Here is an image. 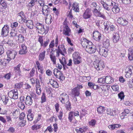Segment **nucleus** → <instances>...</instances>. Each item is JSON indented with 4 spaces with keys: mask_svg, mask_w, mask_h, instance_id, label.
<instances>
[{
    "mask_svg": "<svg viewBox=\"0 0 133 133\" xmlns=\"http://www.w3.org/2000/svg\"><path fill=\"white\" fill-rule=\"evenodd\" d=\"M93 64L95 68L98 71L102 70L105 67L104 62L102 61H96L94 62Z\"/></svg>",
    "mask_w": 133,
    "mask_h": 133,
    "instance_id": "f257e3e1",
    "label": "nucleus"
},
{
    "mask_svg": "<svg viewBox=\"0 0 133 133\" xmlns=\"http://www.w3.org/2000/svg\"><path fill=\"white\" fill-rule=\"evenodd\" d=\"M72 57L74 63L75 64H78L81 63V57L78 52H74L72 54Z\"/></svg>",
    "mask_w": 133,
    "mask_h": 133,
    "instance_id": "f03ea898",
    "label": "nucleus"
},
{
    "mask_svg": "<svg viewBox=\"0 0 133 133\" xmlns=\"http://www.w3.org/2000/svg\"><path fill=\"white\" fill-rule=\"evenodd\" d=\"M53 73L57 78H58L60 81H63L65 79V77L63 73L57 69L55 68L53 70Z\"/></svg>",
    "mask_w": 133,
    "mask_h": 133,
    "instance_id": "7ed1b4c3",
    "label": "nucleus"
},
{
    "mask_svg": "<svg viewBox=\"0 0 133 133\" xmlns=\"http://www.w3.org/2000/svg\"><path fill=\"white\" fill-rule=\"evenodd\" d=\"M85 50L89 54H92L96 51L97 48L91 42L88 43V45L85 48Z\"/></svg>",
    "mask_w": 133,
    "mask_h": 133,
    "instance_id": "20e7f679",
    "label": "nucleus"
},
{
    "mask_svg": "<svg viewBox=\"0 0 133 133\" xmlns=\"http://www.w3.org/2000/svg\"><path fill=\"white\" fill-rule=\"evenodd\" d=\"M6 54L8 57L7 60H8V62H9L11 60L15 58L17 53L15 51L8 50L7 51Z\"/></svg>",
    "mask_w": 133,
    "mask_h": 133,
    "instance_id": "39448f33",
    "label": "nucleus"
},
{
    "mask_svg": "<svg viewBox=\"0 0 133 133\" xmlns=\"http://www.w3.org/2000/svg\"><path fill=\"white\" fill-rule=\"evenodd\" d=\"M97 51L99 52L100 55L106 57L108 55V49L104 47L101 48L98 47L97 49Z\"/></svg>",
    "mask_w": 133,
    "mask_h": 133,
    "instance_id": "423d86ee",
    "label": "nucleus"
},
{
    "mask_svg": "<svg viewBox=\"0 0 133 133\" xmlns=\"http://www.w3.org/2000/svg\"><path fill=\"white\" fill-rule=\"evenodd\" d=\"M8 95L9 97L14 99H17L18 98V94L17 89H13L9 92Z\"/></svg>",
    "mask_w": 133,
    "mask_h": 133,
    "instance_id": "0eeeda50",
    "label": "nucleus"
},
{
    "mask_svg": "<svg viewBox=\"0 0 133 133\" xmlns=\"http://www.w3.org/2000/svg\"><path fill=\"white\" fill-rule=\"evenodd\" d=\"M59 99L62 103L65 104L66 102L69 101L68 96L65 93L61 94L59 97Z\"/></svg>",
    "mask_w": 133,
    "mask_h": 133,
    "instance_id": "6e6552de",
    "label": "nucleus"
},
{
    "mask_svg": "<svg viewBox=\"0 0 133 133\" xmlns=\"http://www.w3.org/2000/svg\"><path fill=\"white\" fill-rule=\"evenodd\" d=\"M101 10V8L100 6H99L98 9H97L96 8H95L93 11V13L95 16H98L104 18H105L104 15L103 14H101L100 12Z\"/></svg>",
    "mask_w": 133,
    "mask_h": 133,
    "instance_id": "1a4fd4ad",
    "label": "nucleus"
},
{
    "mask_svg": "<svg viewBox=\"0 0 133 133\" xmlns=\"http://www.w3.org/2000/svg\"><path fill=\"white\" fill-rule=\"evenodd\" d=\"M63 33L64 35L68 36L71 35V32L70 28L66 24L63 25Z\"/></svg>",
    "mask_w": 133,
    "mask_h": 133,
    "instance_id": "9d476101",
    "label": "nucleus"
},
{
    "mask_svg": "<svg viewBox=\"0 0 133 133\" xmlns=\"http://www.w3.org/2000/svg\"><path fill=\"white\" fill-rule=\"evenodd\" d=\"M92 14L91 9H87L84 12L83 15V17L85 19H89L91 18Z\"/></svg>",
    "mask_w": 133,
    "mask_h": 133,
    "instance_id": "9b49d317",
    "label": "nucleus"
},
{
    "mask_svg": "<svg viewBox=\"0 0 133 133\" xmlns=\"http://www.w3.org/2000/svg\"><path fill=\"white\" fill-rule=\"evenodd\" d=\"M9 29V26L7 25H4L2 29L1 35L3 36H6L8 34Z\"/></svg>",
    "mask_w": 133,
    "mask_h": 133,
    "instance_id": "f8f14e48",
    "label": "nucleus"
},
{
    "mask_svg": "<svg viewBox=\"0 0 133 133\" xmlns=\"http://www.w3.org/2000/svg\"><path fill=\"white\" fill-rule=\"evenodd\" d=\"M42 12L43 14L46 16L50 14V9L48 6L45 5L42 7Z\"/></svg>",
    "mask_w": 133,
    "mask_h": 133,
    "instance_id": "ddd939ff",
    "label": "nucleus"
},
{
    "mask_svg": "<svg viewBox=\"0 0 133 133\" xmlns=\"http://www.w3.org/2000/svg\"><path fill=\"white\" fill-rule=\"evenodd\" d=\"M101 35L97 31H95L93 33V37L94 39L96 41H99L101 39Z\"/></svg>",
    "mask_w": 133,
    "mask_h": 133,
    "instance_id": "4468645a",
    "label": "nucleus"
},
{
    "mask_svg": "<svg viewBox=\"0 0 133 133\" xmlns=\"http://www.w3.org/2000/svg\"><path fill=\"white\" fill-rule=\"evenodd\" d=\"M20 50L19 53L20 54L23 55L26 54L27 52L26 47L24 44H19Z\"/></svg>",
    "mask_w": 133,
    "mask_h": 133,
    "instance_id": "2eb2a0df",
    "label": "nucleus"
},
{
    "mask_svg": "<svg viewBox=\"0 0 133 133\" xmlns=\"http://www.w3.org/2000/svg\"><path fill=\"white\" fill-rule=\"evenodd\" d=\"M117 22L118 23L123 26H126L128 23L127 19L122 17L118 18Z\"/></svg>",
    "mask_w": 133,
    "mask_h": 133,
    "instance_id": "dca6fc26",
    "label": "nucleus"
},
{
    "mask_svg": "<svg viewBox=\"0 0 133 133\" xmlns=\"http://www.w3.org/2000/svg\"><path fill=\"white\" fill-rule=\"evenodd\" d=\"M57 51V54L58 55H59V53L63 55V53L65 52V49L64 45H59Z\"/></svg>",
    "mask_w": 133,
    "mask_h": 133,
    "instance_id": "f3484780",
    "label": "nucleus"
},
{
    "mask_svg": "<svg viewBox=\"0 0 133 133\" xmlns=\"http://www.w3.org/2000/svg\"><path fill=\"white\" fill-rule=\"evenodd\" d=\"M58 37L57 36L55 39V41L54 40L51 41L49 45V47L51 49H52L55 45L56 47H57L58 44Z\"/></svg>",
    "mask_w": 133,
    "mask_h": 133,
    "instance_id": "a211bd4d",
    "label": "nucleus"
},
{
    "mask_svg": "<svg viewBox=\"0 0 133 133\" xmlns=\"http://www.w3.org/2000/svg\"><path fill=\"white\" fill-rule=\"evenodd\" d=\"M79 94V90L78 87H76L72 90L71 94L74 96H78Z\"/></svg>",
    "mask_w": 133,
    "mask_h": 133,
    "instance_id": "6ab92c4d",
    "label": "nucleus"
},
{
    "mask_svg": "<svg viewBox=\"0 0 133 133\" xmlns=\"http://www.w3.org/2000/svg\"><path fill=\"white\" fill-rule=\"evenodd\" d=\"M81 42L82 46L85 48L88 45V43L90 42L86 38H82L81 39Z\"/></svg>",
    "mask_w": 133,
    "mask_h": 133,
    "instance_id": "aec40b11",
    "label": "nucleus"
},
{
    "mask_svg": "<svg viewBox=\"0 0 133 133\" xmlns=\"http://www.w3.org/2000/svg\"><path fill=\"white\" fill-rule=\"evenodd\" d=\"M72 9L75 12H78L79 11V8L78 4L76 2L73 3L72 5Z\"/></svg>",
    "mask_w": 133,
    "mask_h": 133,
    "instance_id": "412c9836",
    "label": "nucleus"
},
{
    "mask_svg": "<svg viewBox=\"0 0 133 133\" xmlns=\"http://www.w3.org/2000/svg\"><path fill=\"white\" fill-rule=\"evenodd\" d=\"M49 82L52 87L54 88H58L59 87V85L57 82L54 79H49Z\"/></svg>",
    "mask_w": 133,
    "mask_h": 133,
    "instance_id": "4be33fe9",
    "label": "nucleus"
},
{
    "mask_svg": "<svg viewBox=\"0 0 133 133\" xmlns=\"http://www.w3.org/2000/svg\"><path fill=\"white\" fill-rule=\"evenodd\" d=\"M118 4L115 3V4H114V5H111V6H113L112 10V11L114 13L117 14L120 11L119 8L118 7Z\"/></svg>",
    "mask_w": 133,
    "mask_h": 133,
    "instance_id": "5701e85b",
    "label": "nucleus"
},
{
    "mask_svg": "<svg viewBox=\"0 0 133 133\" xmlns=\"http://www.w3.org/2000/svg\"><path fill=\"white\" fill-rule=\"evenodd\" d=\"M33 100L31 98V97L28 96L25 99V104L28 105H31L32 103Z\"/></svg>",
    "mask_w": 133,
    "mask_h": 133,
    "instance_id": "b1692460",
    "label": "nucleus"
},
{
    "mask_svg": "<svg viewBox=\"0 0 133 133\" xmlns=\"http://www.w3.org/2000/svg\"><path fill=\"white\" fill-rule=\"evenodd\" d=\"M119 36L118 33H114L113 34V40L115 43L117 42L119 40Z\"/></svg>",
    "mask_w": 133,
    "mask_h": 133,
    "instance_id": "393cba45",
    "label": "nucleus"
},
{
    "mask_svg": "<svg viewBox=\"0 0 133 133\" xmlns=\"http://www.w3.org/2000/svg\"><path fill=\"white\" fill-rule=\"evenodd\" d=\"M101 3L102 4V6L104 9L108 10L109 11L111 9V6L109 4L106 3H104V2L102 1H100Z\"/></svg>",
    "mask_w": 133,
    "mask_h": 133,
    "instance_id": "a878e982",
    "label": "nucleus"
},
{
    "mask_svg": "<svg viewBox=\"0 0 133 133\" xmlns=\"http://www.w3.org/2000/svg\"><path fill=\"white\" fill-rule=\"evenodd\" d=\"M128 53V58L130 61L133 60V48H131L129 49Z\"/></svg>",
    "mask_w": 133,
    "mask_h": 133,
    "instance_id": "bb28decb",
    "label": "nucleus"
},
{
    "mask_svg": "<svg viewBox=\"0 0 133 133\" xmlns=\"http://www.w3.org/2000/svg\"><path fill=\"white\" fill-rule=\"evenodd\" d=\"M46 29L44 26L42 28H41V29L38 31V32L42 34H46L48 31L49 28L46 27Z\"/></svg>",
    "mask_w": 133,
    "mask_h": 133,
    "instance_id": "cd10ccee",
    "label": "nucleus"
},
{
    "mask_svg": "<svg viewBox=\"0 0 133 133\" xmlns=\"http://www.w3.org/2000/svg\"><path fill=\"white\" fill-rule=\"evenodd\" d=\"M45 52L46 51L44 50L39 54L38 56V59L39 61H42L44 59L45 56Z\"/></svg>",
    "mask_w": 133,
    "mask_h": 133,
    "instance_id": "c85d7f7f",
    "label": "nucleus"
},
{
    "mask_svg": "<svg viewBox=\"0 0 133 133\" xmlns=\"http://www.w3.org/2000/svg\"><path fill=\"white\" fill-rule=\"evenodd\" d=\"M18 31L21 33L25 34L26 32V28L24 26L21 25L19 28Z\"/></svg>",
    "mask_w": 133,
    "mask_h": 133,
    "instance_id": "c756f323",
    "label": "nucleus"
},
{
    "mask_svg": "<svg viewBox=\"0 0 133 133\" xmlns=\"http://www.w3.org/2000/svg\"><path fill=\"white\" fill-rule=\"evenodd\" d=\"M45 16L46 23L48 24H50L52 21V17L51 15L49 14Z\"/></svg>",
    "mask_w": 133,
    "mask_h": 133,
    "instance_id": "7c9ffc66",
    "label": "nucleus"
},
{
    "mask_svg": "<svg viewBox=\"0 0 133 133\" xmlns=\"http://www.w3.org/2000/svg\"><path fill=\"white\" fill-rule=\"evenodd\" d=\"M105 77L106 83L107 84H111L114 82V80L110 76H106Z\"/></svg>",
    "mask_w": 133,
    "mask_h": 133,
    "instance_id": "2f4dec72",
    "label": "nucleus"
},
{
    "mask_svg": "<svg viewBox=\"0 0 133 133\" xmlns=\"http://www.w3.org/2000/svg\"><path fill=\"white\" fill-rule=\"evenodd\" d=\"M26 25L28 28L32 29L34 28L33 23L32 21L31 20H28L26 23Z\"/></svg>",
    "mask_w": 133,
    "mask_h": 133,
    "instance_id": "473e14b6",
    "label": "nucleus"
},
{
    "mask_svg": "<svg viewBox=\"0 0 133 133\" xmlns=\"http://www.w3.org/2000/svg\"><path fill=\"white\" fill-rule=\"evenodd\" d=\"M103 44L104 47H108L110 45L109 39H104L103 41Z\"/></svg>",
    "mask_w": 133,
    "mask_h": 133,
    "instance_id": "72a5a7b5",
    "label": "nucleus"
},
{
    "mask_svg": "<svg viewBox=\"0 0 133 133\" xmlns=\"http://www.w3.org/2000/svg\"><path fill=\"white\" fill-rule=\"evenodd\" d=\"M21 65L20 64H18L16 66L14 67V70L18 74L19 76H21L20 73L21 71L20 70V67L21 66Z\"/></svg>",
    "mask_w": 133,
    "mask_h": 133,
    "instance_id": "f704fd0d",
    "label": "nucleus"
},
{
    "mask_svg": "<svg viewBox=\"0 0 133 133\" xmlns=\"http://www.w3.org/2000/svg\"><path fill=\"white\" fill-rule=\"evenodd\" d=\"M17 39L18 42L20 43L24 41L25 39H24V37L22 34H19L17 36Z\"/></svg>",
    "mask_w": 133,
    "mask_h": 133,
    "instance_id": "c9c22d12",
    "label": "nucleus"
},
{
    "mask_svg": "<svg viewBox=\"0 0 133 133\" xmlns=\"http://www.w3.org/2000/svg\"><path fill=\"white\" fill-rule=\"evenodd\" d=\"M105 110V108L103 107L100 106L97 108V110L99 114H102L103 113Z\"/></svg>",
    "mask_w": 133,
    "mask_h": 133,
    "instance_id": "e433bc0d",
    "label": "nucleus"
},
{
    "mask_svg": "<svg viewBox=\"0 0 133 133\" xmlns=\"http://www.w3.org/2000/svg\"><path fill=\"white\" fill-rule=\"evenodd\" d=\"M44 26V25L43 24L38 22H37L35 25V26L37 28L38 31Z\"/></svg>",
    "mask_w": 133,
    "mask_h": 133,
    "instance_id": "4c0bfd02",
    "label": "nucleus"
},
{
    "mask_svg": "<svg viewBox=\"0 0 133 133\" xmlns=\"http://www.w3.org/2000/svg\"><path fill=\"white\" fill-rule=\"evenodd\" d=\"M87 129L86 127H82L79 128V129H76V130L77 133H83Z\"/></svg>",
    "mask_w": 133,
    "mask_h": 133,
    "instance_id": "58836bf2",
    "label": "nucleus"
},
{
    "mask_svg": "<svg viewBox=\"0 0 133 133\" xmlns=\"http://www.w3.org/2000/svg\"><path fill=\"white\" fill-rule=\"evenodd\" d=\"M102 1L104 2V3L109 4L111 6L115 4V2L112 1V0H103Z\"/></svg>",
    "mask_w": 133,
    "mask_h": 133,
    "instance_id": "ea45409f",
    "label": "nucleus"
},
{
    "mask_svg": "<svg viewBox=\"0 0 133 133\" xmlns=\"http://www.w3.org/2000/svg\"><path fill=\"white\" fill-rule=\"evenodd\" d=\"M23 85V83L22 82H19L18 83H16L15 84V88L19 89L22 88Z\"/></svg>",
    "mask_w": 133,
    "mask_h": 133,
    "instance_id": "a19ab883",
    "label": "nucleus"
},
{
    "mask_svg": "<svg viewBox=\"0 0 133 133\" xmlns=\"http://www.w3.org/2000/svg\"><path fill=\"white\" fill-rule=\"evenodd\" d=\"M28 20H26V18L25 16L21 18L18 19V22L21 23H26Z\"/></svg>",
    "mask_w": 133,
    "mask_h": 133,
    "instance_id": "79ce46f5",
    "label": "nucleus"
},
{
    "mask_svg": "<svg viewBox=\"0 0 133 133\" xmlns=\"http://www.w3.org/2000/svg\"><path fill=\"white\" fill-rule=\"evenodd\" d=\"M133 69V67L132 66H128L125 69V72H132V70Z\"/></svg>",
    "mask_w": 133,
    "mask_h": 133,
    "instance_id": "37998d69",
    "label": "nucleus"
},
{
    "mask_svg": "<svg viewBox=\"0 0 133 133\" xmlns=\"http://www.w3.org/2000/svg\"><path fill=\"white\" fill-rule=\"evenodd\" d=\"M105 78V76H104L103 77L100 78L98 79V82L99 83H106V79Z\"/></svg>",
    "mask_w": 133,
    "mask_h": 133,
    "instance_id": "c03bdc74",
    "label": "nucleus"
},
{
    "mask_svg": "<svg viewBox=\"0 0 133 133\" xmlns=\"http://www.w3.org/2000/svg\"><path fill=\"white\" fill-rule=\"evenodd\" d=\"M110 87L109 85H105L102 86L101 88L102 91L104 92L109 90Z\"/></svg>",
    "mask_w": 133,
    "mask_h": 133,
    "instance_id": "a18cd8bd",
    "label": "nucleus"
},
{
    "mask_svg": "<svg viewBox=\"0 0 133 133\" xmlns=\"http://www.w3.org/2000/svg\"><path fill=\"white\" fill-rule=\"evenodd\" d=\"M50 41V40L48 38L46 39V41H44L43 42L42 44L41 45V46H43V47L45 48L48 45Z\"/></svg>",
    "mask_w": 133,
    "mask_h": 133,
    "instance_id": "49530a36",
    "label": "nucleus"
},
{
    "mask_svg": "<svg viewBox=\"0 0 133 133\" xmlns=\"http://www.w3.org/2000/svg\"><path fill=\"white\" fill-rule=\"evenodd\" d=\"M87 111L84 109H82L81 111V115L80 118L81 119H82V117L85 116L87 113Z\"/></svg>",
    "mask_w": 133,
    "mask_h": 133,
    "instance_id": "de8ad7c7",
    "label": "nucleus"
},
{
    "mask_svg": "<svg viewBox=\"0 0 133 133\" xmlns=\"http://www.w3.org/2000/svg\"><path fill=\"white\" fill-rule=\"evenodd\" d=\"M104 30L105 31H108V29L110 26L109 22H107L106 23H104Z\"/></svg>",
    "mask_w": 133,
    "mask_h": 133,
    "instance_id": "09e8293b",
    "label": "nucleus"
},
{
    "mask_svg": "<svg viewBox=\"0 0 133 133\" xmlns=\"http://www.w3.org/2000/svg\"><path fill=\"white\" fill-rule=\"evenodd\" d=\"M112 90L115 91H119V87L117 85H114L111 87Z\"/></svg>",
    "mask_w": 133,
    "mask_h": 133,
    "instance_id": "8fccbe9b",
    "label": "nucleus"
},
{
    "mask_svg": "<svg viewBox=\"0 0 133 133\" xmlns=\"http://www.w3.org/2000/svg\"><path fill=\"white\" fill-rule=\"evenodd\" d=\"M17 34V31L14 29L12 30L10 33L11 37H12L15 36Z\"/></svg>",
    "mask_w": 133,
    "mask_h": 133,
    "instance_id": "3c124183",
    "label": "nucleus"
},
{
    "mask_svg": "<svg viewBox=\"0 0 133 133\" xmlns=\"http://www.w3.org/2000/svg\"><path fill=\"white\" fill-rule=\"evenodd\" d=\"M36 70V68H33L32 69L29 73V75L30 77H32L34 76L35 71Z\"/></svg>",
    "mask_w": 133,
    "mask_h": 133,
    "instance_id": "603ef678",
    "label": "nucleus"
},
{
    "mask_svg": "<svg viewBox=\"0 0 133 133\" xmlns=\"http://www.w3.org/2000/svg\"><path fill=\"white\" fill-rule=\"evenodd\" d=\"M59 61L63 65V67H64L66 64L65 59L64 57H62V59H59Z\"/></svg>",
    "mask_w": 133,
    "mask_h": 133,
    "instance_id": "864d4df0",
    "label": "nucleus"
},
{
    "mask_svg": "<svg viewBox=\"0 0 133 133\" xmlns=\"http://www.w3.org/2000/svg\"><path fill=\"white\" fill-rule=\"evenodd\" d=\"M50 58L51 61L53 62V64H56V57L54 56H50Z\"/></svg>",
    "mask_w": 133,
    "mask_h": 133,
    "instance_id": "5fc2aeb1",
    "label": "nucleus"
},
{
    "mask_svg": "<svg viewBox=\"0 0 133 133\" xmlns=\"http://www.w3.org/2000/svg\"><path fill=\"white\" fill-rule=\"evenodd\" d=\"M42 127L41 125H34L32 126V129L33 130H37L40 128Z\"/></svg>",
    "mask_w": 133,
    "mask_h": 133,
    "instance_id": "6e6d98bb",
    "label": "nucleus"
},
{
    "mask_svg": "<svg viewBox=\"0 0 133 133\" xmlns=\"http://www.w3.org/2000/svg\"><path fill=\"white\" fill-rule=\"evenodd\" d=\"M80 78H83L84 79V80L82 81H87V80L88 81L90 80L91 78V77L90 76H81L80 77Z\"/></svg>",
    "mask_w": 133,
    "mask_h": 133,
    "instance_id": "4d7b16f0",
    "label": "nucleus"
},
{
    "mask_svg": "<svg viewBox=\"0 0 133 133\" xmlns=\"http://www.w3.org/2000/svg\"><path fill=\"white\" fill-rule=\"evenodd\" d=\"M24 12L23 11H21L17 14V18L18 19L23 17L25 16Z\"/></svg>",
    "mask_w": 133,
    "mask_h": 133,
    "instance_id": "13d9d810",
    "label": "nucleus"
},
{
    "mask_svg": "<svg viewBox=\"0 0 133 133\" xmlns=\"http://www.w3.org/2000/svg\"><path fill=\"white\" fill-rule=\"evenodd\" d=\"M18 106L21 109H24L25 107L24 104L21 102H19L18 103Z\"/></svg>",
    "mask_w": 133,
    "mask_h": 133,
    "instance_id": "bf43d9fd",
    "label": "nucleus"
},
{
    "mask_svg": "<svg viewBox=\"0 0 133 133\" xmlns=\"http://www.w3.org/2000/svg\"><path fill=\"white\" fill-rule=\"evenodd\" d=\"M7 62L8 63L9 62H8V60H7V59H5V58H3V59H0V62L1 64L2 65H5Z\"/></svg>",
    "mask_w": 133,
    "mask_h": 133,
    "instance_id": "052dcab7",
    "label": "nucleus"
},
{
    "mask_svg": "<svg viewBox=\"0 0 133 133\" xmlns=\"http://www.w3.org/2000/svg\"><path fill=\"white\" fill-rule=\"evenodd\" d=\"M118 96L119 98H120L121 100L123 99L124 97V95L123 92L121 91L119 94H118Z\"/></svg>",
    "mask_w": 133,
    "mask_h": 133,
    "instance_id": "680f3d73",
    "label": "nucleus"
},
{
    "mask_svg": "<svg viewBox=\"0 0 133 133\" xmlns=\"http://www.w3.org/2000/svg\"><path fill=\"white\" fill-rule=\"evenodd\" d=\"M74 114H73V112H70L69 114L68 119L70 120V122H71L73 118Z\"/></svg>",
    "mask_w": 133,
    "mask_h": 133,
    "instance_id": "e2e57ef3",
    "label": "nucleus"
},
{
    "mask_svg": "<svg viewBox=\"0 0 133 133\" xmlns=\"http://www.w3.org/2000/svg\"><path fill=\"white\" fill-rule=\"evenodd\" d=\"M37 0H31L28 4V5L30 7H32L35 5V2Z\"/></svg>",
    "mask_w": 133,
    "mask_h": 133,
    "instance_id": "0e129e2a",
    "label": "nucleus"
},
{
    "mask_svg": "<svg viewBox=\"0 0 133 133\" xmlns=\"http://www.w3.org/2000/svg\"><path fill=\"white\" fill-rule=\"evenodd\" d=\"M34 115L32 114H28L27 115V119L30 121H32Z\"/></svg>",
    "mask_w": 133,
    "mask_h": 133,
    "instance_id": "69168bd1",
    "label": "nucleus"
},
{
    "mask_svg": "<svg viewBox=\"0 0 133 133\" xmlns=\"http://www.w3.org/2000/svg\"><path fill=\"white\" fill-rule=\"evenodd\" d=\"M11 76V73H9L5 74L4 76V77L7 80L9 79Z\"/></svg>",
    "mask_w": 133,
    "mask_h": 133,
    "instance_id": "338daca9",
    "label": "nucleus"
},
{
    "mask_svg": "<svg viewBox=\"0 0 133 133\" xmlns=\"http://www.w3.org/2000/svg\"><path fill=\"white\" fill-rule=\"evenodd\" d=\"M18 24L17 22H14L11 24V27L12 28H16L18 26Z\"/></svg>",
    "mask_w": 133,
    "mask_h": 133,
    "instance_id": "774afa93",
    "label": "nucleus"
}]
</instances>
